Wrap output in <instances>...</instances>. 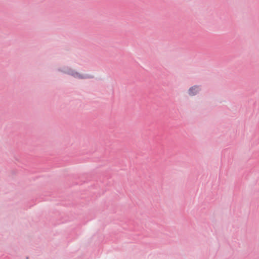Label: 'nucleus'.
I'll use <instances>...</instances> for the list:
<instances>
[{"label": "nucleus", "mask_w": 259, "mask_h": 259, "mask_svg": "<svg viewBox=\"0 0 259 259\" xmlns=\"http://www.w3.org/2000/svg\"><path fill=\"white\" fill-rule=\"evenodd\" d=\"M199 91V88L196 86H194L191 88L189 90V94L191 96H194Z\"/></svg>", "instance_id": "obj_1"}, {"label": "nucleus", "mask_w": 259, "mask_h": 259, "mask_svg": "<svg viewBox=\"0 0 259 259\" xmlns=\"http://www.w3.org/2000/svg\"><path fill=\"white\" fill-rule=\"evenodd\" d=\"M71 75H72L74 77H77V78H85V77L83 75H82L81 74H79L78 73H77V72H72L71 73Z\"/></svg>", "instance_id": "obj_2"}]
</instances>
